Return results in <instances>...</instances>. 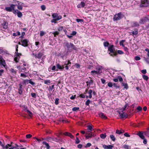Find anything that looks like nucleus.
Masks as SVG:
<instances>
[{
    "label": "nucleus",
    "mask_w": 149,
    "mask_h": 149,
    "mask_svg": "<svg viewBox=\"0 0 149 149\" xmlns=\"http://www.w3.org/2000/svg\"><path fill=\"white\" fill-rule=\"evenodd\" d=\"M113 45H111L109 46L108 48V51L110 52L109 54L112 56H116L117 54L113 47Z\"/></svg>",
    "instance_id": "nucleus-1"
},
{
    "label": "nucleus",
    "mask_w": 149,
    "mask_h": 149,
    "mask_svg": "<svg viewBox=\"0 0 149 149\" xmlns=\"http://www.w3.org/2000/svg\"><path fill=\"white\" fill-rule=\"evenodd\" d=\"M16 51L15 53V56L14 58V61L16 62H17L20 58V56L21 55V54L18 52V45H16Z\"/></svg>",
    "instance_id": "nucleus-2"
},
{
    "label": "nucleus",
    "mask_w": 149,
    "mask_h": 149,
    "mask_svg": "<svg viewBox=\"0 0 149 149\" xmlns=\"http://www.w3.org/2000/svg\"><path fill=\"white\" fill-rule=\"evenodd\" d=\"M123 111L122 109H120L118 111L119 116L121 118H127V115L126 113L123 112Z\"/></svg>",
    "instance_id": "nucleus-3"
},
{
    "label": "nucleus",
    "mask_w": 149,
    "mask_h": 149,
    "mask_svg": "<svg viewBox=\"0 0 149 149\" xmlns=\"http://www.w3.org/2000/svg\"><path fill=\"white\" fill-rule=\"evenodd\" d=\"M124 17V15L121 13L114 15L113 18L114 21L118 20Z\"/></svg>",
    "instance_id": "nucleus-4"
},
{
    "label": "nucleus",
    "mask_w": 149,
    "mask_h": 149,
    "mask_svg": "<svg viewBox=\"0 0 149 149\" xmlns=\"http://www.w3.org/2000/svg\"><path fill=\"white\" fill-rule=\"evenodd\" d=\"M64 44L67 47L68 49L71 48L74 49H76L74 45L71 42L69 43L68 42H65L64 43Z\"/></svg>",
    "instance_id": "nucleus-5"
},
{
    "label": "nucleus",
    "mask_w": 149,
    "mask_h": 149,
    "mask_svg": "<svg viewBox=\"0 0 149 149\" xmlns=\"http://www.w3.org/2000/svg\"><path fill=\"white\" fill-rule=\"evenodd\" d=\"M52 17L54 19H55L56 20H59L62 18V16L59 15L58 13H54L52 15Z\"/></svg>",
    "instance_id": "nucleus-6"
},
{
    "label": "nucleus",
    "mask_w": 149,
    "mask_h": 149,
    "mask_svg": "<svg viewBox=\"0 0 149 149\" xmlns=\"http://www.w3.org/2000/svg\"><path fill=\"white\" fill-rule=\"evenodd\" d=\"M21 42L22 43V44H21L22 46L24 47H26L29 45L28 43L29 42V40L26 39H22L21 40Z\"/></svg>",
    "instance_id": "nucleus-7"
},
{
    "label": "nucleus",
    "mask_w": 149,
    "mask_h": 149,
    "mask_svg": "<svg viewBox=\"0 0 149 149\" xmlns=\"http://www.w3.org/2000/svg\"><path fill=\"white\" fill-rule=\"evenodd\" d=\"M17 4L14 5L12 4L10 5V6L9 7H6L5 8V10L8 11H12L13 10H14L15 6H16Z\"/></svg>",
    "instance_id": "nucleus-8"
},
{
    "label": "nucleus",
    "mask_w": 149,
    "mask_h": 149,
    "mask_svg": "<svg viewBox=\"0 0 149 149\" xmlns=\"http://www.w3.org/2000/svg\"><path fill=\"white\" fill-rule=\"evenodd\" d=\"M148 20V16H146L143 17L140 19L139 23L141 24H143Z\"/></svg>",
    "instance_id": "nucleus-9"
},
{
    "label": "nucleus",
    "mask_w": 149,
    "mask_h": 149,
    "mask_svg": "<svg viewBox=\"0 0 149 149\" xmlns=\"http://www.w3.org/2000/svg\"><path fill=\"white\" fill-rule=\"evenodd\" d=\"M6 63L5 60L2 56H0V65H3L4 67L6 66Z\"/></svg>",
    "instance_id": "nucleus-10"
},
{
    "label": "nucleus",
    "mask_w": 149,
    "mask_h": 149,
    "mask_svg": "<svg viewBox=\"0 0 149 149\" xmlns=\"http://www.w3.org/2000/svg\"><path fill=\"white\" fill-rule=\"evenodd\" d=\"M103 147L105 149H112L113 147V146L111 145H104L103 146Z\"/></svg>",
    "instance_id": "nucleus-11"
},
{
    "label": "nucleus",
    "mask_w": 149,
    "mask_h": 149,
    "mask_svg": "<svg viewBox=\"0 0 149 149\" xmlns=\"http://www.w3.org/2000/svg\"><path fill=\"white\" fill-rule=\"evenodd\" d=\"M17 68L20 72H23L25 71L26 70V68H25L24 67H22L21 66H17Z\"/></svg>",
    "instance_id": "nucleus-12"
},
{
    "label": "nucleus",
    "mask_w": 149,
    "mask_h": 149,
    "mask_svg": "<svg viewBox=\"0 0 149 149\" xmlns=\"http://www.w3.org/2000/svg\"><path fill=\"white\" fill-rule=\"evenodd\" d=\"M131 26L132 27H138L139 26V23L136 22H133L131 23Z\"/></svg>",
    "instance_id": "nucleus-13"
},
{
    "label": "nucleus",
    "mask_w": 149,
    "mask_h": 149,
    "mask_svg": "<svg viewBox=\"0 0 149 149\" xmlns=\"http://www.w3.org/2000/svg\"><path fill=\"white\" fill-rule=\"evenodd\" d=\"M89 132H87L86 134H88V135H86V137L87 139H88L89 138H91L92 136H94V134H93L91 133L90 134Z\"/></svg>",
    "instance_id": "nucleus-14"
},
{
    "label": "nucleus",
    "mask_w": 149,
    "mask_h": 149,
    "mask_svg": "<svg viewBox=\"0 0 149 149\" xmlns=\"http://www.w3.org/2000/svg\"><path fill=\"white\" fill-rule=\"evenodd\" d=\"M16 2L18 3V5L17 6L18 9L19 10H22V3L18 1H16Z\"/></svg>",
    "instance_id": "nucleus-15"
},
{
    "label": "nucleus",
    "mask_w": 149,
    "mask_h": 149,
    "mask_svg": "<svg viewBox=\"0 0 149 149\" xmlns=\"http://www.w3.org/2000/svg\"><path fill=\"white\" fill-rule=\"evenodd\" d=\"M85 6V3L83 2H81V3L77 5V7L78 8H83Z\"/></svg>",
    "instance_id": "nucleus-16"
},
{
    "label": "nucleus",
    "mask_w": 149,
    "mask_h": 149,
    "mask_svg": "<svg viewBox=\"0 0 149 149\" xmlns=\"http://www.w3.org/2000/svg\"><path fill=\"white\" fill-rule=\"evenodd\" d=\"M91 73L92 75L93 76H95L96 74H100V73L99 71L94 70L91 71Z\"/></svg>",
    "instance_id": "nucleus-17"
},
{
    "label": "nucleus",
    "mask_w": 149,
    "mask_h": 149,
    "mask_svg": "<svg viewBox=\"0 0 149 149\" xmlns=\"http://www.w3.org/2000/svg\"><path fill=\"white\" fill-rule=\"evenodd\" d=\"M56 66L57 67V69H58L61 70H63L64 68V65L61 66L59 63L56 64Z\"/></svg>",
    "instance_id": "nucleus-18"
},
{
    "label": "nucleus",
    "mask_w": 149,
    "mask_h": 149,
    "mask_svg": "<svg viewBox=\"0 0 149 149\" xmlns=\"http://www.w3.org/2000/svg\"><path fill=\"white\" fill-rule=\"evenodd\" d=\"M3 146L2 147L3 149H7L9 147H12V145L11 144H7L6 146H4L3 144Z\"/></svg>",
    "instance_id": "nucleus-19"
},
{
    "label": "nucleus",
    "mask_w": 149,
    "mask_h": 149,
    "mask_svg": "<svg viewBox=\"0 0 149 149\" xmlns=\"http://www.w3.org/2000/svg\"><path fill=\"white\" fill-rule=\"evenodd\" d=\"M43 54L42 52H40L38 54L35 55L36 57L38 58H40L42 56Z\"/></svg>",
    "instance_id": "nucleus-20"
},
{
    "label": "nucleus",
    "mask_w": 149,
    "mask_h": 149,
    "mask_svg": "<svg viewBox=\"0 0 149 149\" xmlns=\"http://www.w3.org/2000/svg\"><path fill=\"white\" fill-rule=\"evenodd\" d=\"M137 135L141 138L142 139H144L145 137L142 132H139L138 134Z\"/></svg>",
    "instance_id": "nucleus-21"
},
{
    "label": "nucleus",
    "mask_w": 149,
    "mask_h": 149,
    "mask_svg": "<svg viewBox=\"0 0 149 149\" xmlns=\"http://www.w3.org/2000/svg\"><path fill=\"white\" fill-rule=\"evenodd\" d=\"M2 24L4 29H7L8 28V23L6 22H4Z\"/></svg>",
    "instance_id": "nucleus-22"
},
{
    "label": "nucleus",
    "mask_w": 149,
    "mask_h": 149,
    "mask_svg": "<svg viewBox=\"0 0 149 149\" xmlns=\"http://www.w3.org/2000/svg\"><path fill=\"white\" fill-rule=\"evenodd\" d=\"M99 116L102 118L106 119L107 118V117L105 116V115L102 113H100L99 114Z\"/></svg>",
    "instance_id": "nucleus-23"
},
{
    "label": "nucleus",
    "mask_w": 149,
    "mask_h": 149,
    "mask_svg": "<svg viewBox=\"0 0 149 149\" xmlns=\"http://www.w3.org/2000/svg\"><path fill=\"white\" fill-rule=\"evenodd\" d=\"M138 33V31L137 30L135 31L132 32H130V35H132L133 36L136 35Z\"/></svg>",
    "instance_id": "nucleus-24"
},
{
    "label": "nucleus",
    "mask_w": 149,
    "mask_h": 149,
    "mask_svg": "<svg viewBox=\"0 0 149 149\" xmlns=\"http://www.w3.org/2000/svg\"><path fill=\"white\" fill-rule=\"evenodd\" d=\"M44 82L45 84L49 85L51 83V82L50 80H46L44 81Z\"/></svg>",
    "instance_id": "nucleus-25"
},
{
    "label": "nucleus",
    "mask_w": 149,
    "mask_h": 149,
    "mask_svg": "<svg viewBox=\"0 0 149 149\" xmlns=\"http://www.w3.org/2000/svg\"><path fill=\"white\" fill-rule=\"evenodd\" d=\"M65 135L70 136L71 138H73L74 137L73 136L69 133L66 132L65 133Z\"/></svg>",
    "instance_id": "nucleus-26"
},
{
    "label": "nucleus",
    "mask_w": 149,
    "mask_h": 149,
    "mask_svg": "<svg viewBox=\"0 0 149 149\" xmlns=\"http://www.w3.org/2000/svg\"><path fill=\"white\" fill-rule=\"evenodd\" d=\"M27 73H22L21 74L20 76L24 78H25L27 77Z\"/></svg>",
    "instance_id": "nucleus-27"
},
{
    "label": "nucleus",
    "mask_w": 149,
    "mask_h": 149,
    "mask_svg": "<svg viewBox=\"0 0 149 149\" xmlns=\"http://www.w3.org/2000/svg\"><path fill=\"white\" fill-rule=\"evenodd\" d=\"M10 71L13 75L15 74H16V71L13 68H11L10 69Z\"/></svg>",
    "instance_id": "nucleus-28"
},
{
    "label": "nucleus",
    "mask_w": 149,
    "mask_h": 149,
    "mask_svg": "<svg viewBox=\"0 0 149 149\" xmlns=\"http://www.w3.org/2000/svg\"><path fill=\"white\" fill-rule=\"evenodd\" d=\"M43 144L45 145L47 147V149H49L50 148V146L49 144L45 141H44L43 143Z\"/></svg>",
    "instance_id": "nucleus-29"
},
{
    "label": "nucleus",
    "mask_w": 149,
    "mask_h": 149,
    "mask_svg": "<svg viewBox=\"0 0 149 149\" xmlns=\"http://www.w3.org/2000/svg\"><path fill=\"white\" fill-rule=\"evenodd\" d=\"M26 112L27 113L29 116L31 117H32L33 114L29 110H28L26 111Z\"/></svg>",
    "instance_id": "nucleus-30"
},
{
    "label": "nucleus",
    "mask_w": 149,
    "mask_h": 149,
    "mask_svg": "<svg viewBox=\"0 0 149 149\" xmlns=\"http://www.w3.org/2000/svg\"><path fill=\"white\" fill-rule=\"evenodd\" d=\"M46 32H45L44 31H40V36L41 37H42L45 34H46Z\"/></svg>",
    "instance_id": "nucleus-31"
},
{
    "label": "nucleus",
    "mask_w": 149,
    "mask_h": 149,
    "mask_svg": "<svg viewBox=\"0 0 149 149\" xmlns=\"http://www.w3.org/2000/svg\"><path fill=\"white\" fill-rule=\"evenodd\" d=\"M88 129L89 130L87 132H91L93 130V128L92 126L89 125L88 126Z\"/></svg>",
    "instance_id": "nucleus-32"
},
{
    "label": "nucleus",
    "mask_w": 149,
    "mask_h": 149,
    "mask_svg": "<svg viewBox=\"0 0 149 149\" xmlns=\"http://www.w3.org/2000/svg\"><path fill=\"white\" fill-rule=\"evenodd\" d=\"M110 137L111 140L113 141H115L116 140V138L115 136L113 135H110Z\"/></svg>",
    "instance_id": "nucleus-33"
},
{
    "label": "nucleus",
    "mask_w": 149,
    "mask_h": 149,
    "mask_svg": "<svg viewBox=\"0 0 149 149\" xmlns=\"http://www.w3.org/2000/svg\"><path fill=\"white\" fill-rule=\"evenodd\" d=\"M92 90L91 89H90L88 92V93L89 94V97L90 98H91L92 97Z\"/></svg>",
    "instance_id": "nucleus-34"
},
{
    "label": "nucleus",
    "mask_w": 149,
    "mask_h": 149,
    "mask_svg": "<svg viewBox=\"0 0 149 149\" xmlns=\"http://www.w3.org/2000/svg\"><path fill=\"white\" fill-rule=\"evenodd\" d=\"M122 85L125 88L127 89L128 88V86L127 83H122Z\"/></svg>",
    "instance_id": "nucleus-35"
},
{
    "label": "nucleus",
    "mask_w": 149,
    "mask_h": 149,
    "mask_svg": "<svg viewBox=\"0 0 149 149\" xmlns=\"http://www.w3.org/2000/svg\"><path fill=\"white\" fill-rule=\"evenodd\" d=\"M106 136V135L105 134H102L100 135V137L102 139H104Z\"/></svg>",
    "instance_id": "nucleus-36"
},
{
    "label": "nucleus",
    "mask_w": 149,
    "mask_h": 149,
    "mask_svg": "<svg viewBox=\"0 0 149 149\" xmlns=\"http://www.w3.org/2000/svg\"><path fill=\"white\" fill-rule=\"evenodd\" d=\"M17 16L19 17H21L22 16V14L20 11H18L17 12Z\"/></svg>",
    "instance_id": "nucleus-37"
},
{
    "label": "nucleus",
    "mask_w": 149,
    "mask_h": 149,
    "mask_svg": "<svg viewBox=\"0 0 149 149\" xmlns=\"http://www.w3.org/2000/svg\"><path fill=\"white\" fill-rule=\"evenodd\" d=\"M143 77L144 79L146 81H147L148 79V76L146 75H143Z\"/></svg>",
    "instance_id": "nucleus-38"
},
{
    "label": "nucleus",
    "mask_w": 149,
    "mask_h": 149,
    "mask_svg": "<svg viewBox=\"0 0 149 149\" xmlns=\"http://www.w3.org/2000/svg\"><path fill=\"white\" fill-rule=\"evenodd\" d=\"M50 139H51V141H53L56 142L59 141V139L56 138H50Z\"/></svg>",
    "instance_id": "nucleus-39"
},
{
    "label": "nucleus",
    "mask_w": 149,
    "mask_h": 149,
    "mask_svg": "<svg viewBox=\"0 0 149 149\" xmlns=\"http://www.w3.org/2000/svg\"><path fill=\"white\" fill-rule=\"evenodd\" d=\"M116 133L119 134H122L123 132H122L121 131L117 130L116 131Z\"/></svg>",
    "instance_id": "nucleus-40"
},
{
    "label": "nucleus",
    "mask_w": 149,
    "mask_h": 149,
    "mask_svg": "<svg viewBox=\"0 0 149 149\" xmlns=\"http://www.w3.org/2000/svg\"><path fill=\"white\" fill-rule=\"evenodd\" d=\"M76 21L77 22H84L83 19H76Z\"/></svg>",
    "instance_id": "nucleus-41"
},
{
    "label": "nucleus",
    "mask_w": 149,
    "mask_h": 149,
    "mask_svg": "<svg viewBox=\"0 0 149 149\" xmlns=\"http://www.w3.org/2000/svg\"><path fill=\"white\" fill-rule=\"evenodd\" d=\"M109 44L107 42H104V47H108Z\"/></svg>",
    "instance_id": "nucleus-42"
},
{
    "label": "nucleus",
    "mask_w": 149,
    "mask_h": 149,
    "mask_svg": "<svg viewBox=\"0 0 149 149\" xmlns=\"http://www.w3.org/2000/svg\"><path fill=\"white\" fill-rule=\"evenodd\" d=\"M79 109V108L78 107H74L72 109V110L74 111H77Z\"/></svg>",
    "instance_id": "nucleus-43"
},
{
    "label": "nucleus",
    "mask_w": 149,
    "mask_h": 149,
    "mask_svg": "<svg viewBox=\"0 0 149 149\" xmlns=\"http://www.w3.org/2000/svg\"><path fill=\"white\" fill-rule=\"evenodd\" d=\"M125 40H122L120 42V45H122L123 47H124V45H123V43L125 42Z\"/></svg>",
    "instance_id": "nucleus-44"
},
{
    "label": "nucleus",
    "mask_w": 149,
    "mask_h": 149,
    "mask_svg": "<svg viewBox=\"0 0 149 149\" xmlns=\"http://www.w3.org/2000/svg\"><path fill=\"white\" fill-rule=\"evenodd\" d=\"M134 59L136 61H139L141 59V58L138 56H136L134 58Z\"/></svg>",
    "instance_id": "nucleus-45"
},
{
    "label": "nucleus",
    "mask_w": 149,
    "mask_h": 149,
    "mask_svg": "<svg viewBox=\"0 0 149 149\" xmlns=\"http://www.w3.org/2000/svg\"><path fill=\"white\" fill-rule=\"evenodd\" d=\"M117 77L118 79V80H119L121 82L123 81V78L122 77H121L120 76H118Z\"/></svg>",
    "instance_id": "nucleus-46"
},
{
    "label": "nucleus",
    "mask_w": 149,
    "mask_h": 149,
    "mask_svg": "<svg viewBox=\"0 0 149 149\" xmlns=\"http://www.w3.org/2000/svg\"><path fill=\"white\" fill-rule=\"evenodd\" d=\"M90 101L89 100H87L85 103L86 105L88 106L90 103Z\"/></svg>",
    "instance_id": "nucleus-47"
},
{
    "label": "nucleus",
    "mask_w": 149,
    "mask_h": 149,
    "mask_svg": "<svg viewBox=\"0 0 149 149\" xmlns=\"http://www.w3.org/2000/svg\"><path fill=\"white\" fill-rule=\"evenodd\" d=\"M91 145V144L90 143H88L85 146V148H88L90 147Z\"/></svg>",
    "instance_id": "nucleus-48"
},
{
    "label": "nucleus",
    "mask_w": 149,
    "mask_h": 149,
    "mask_svg": "<svg viewBox=\"0 0 149 149\" xmlns=\"http://www.w3.org/2000/svg\"><path fill=\"white\" fill-rule=\"evenodd\" d=\"M58 101H59V99L58 98L56 99L55 103V104L56 105H57L59 103Z\"/></svg>",
    "instance_id": "nucleus-49"
},
{
    "label": "nucleus",
    "mask_w": 149,
    "mask_h": 149,
    "mask_svg": "<svg viewBox=\"0 0 149 149\" xmlns=\"http://www.w3.org/2000/svg\"><path fill=\"white\" fill-rule=\"evenodd\" d=\"M108 86L109 87H112L113 86V84L112 82H110L108 84Z\"/></svg>",
    "instance_id": "nucleus-50"
},
{
    "label": "nucleus",
    "mask_w": 149,
    "mask_h": 149,
    "mask_svg": "<svg viewBox=\"0 0 149 149\" xmlns=\"http://www.w3.org/2000/svg\"><path fill=\"white\" fill-rule=\"evenodd\" d=\"M117 53L120 54H123V52L121 50H118L117 51Z\"/></svg>",
    "instance_id": "nucleus-51"
},
{
    "label": "nucleus",
    "mask_w": 149,
    "mask_h": 149,
    "mask_svg": "<svg viewBox=\"0 0 149 149\" xmlns=\"http://www.w3.org/2000/svg\"><path fill=\"white\" fill-rule=\"evenodd\" d=\"M42 10H44L45 9L46 7L45 5H43L41 6Z\"/></svg>",
    "instance_id": "nucleus-52"
},
{
    "label": "nucleus",
    "mask_w": 149,
    "mask_h": 149,
    "mask_svg": "<svg viewBox=\"0 0 149 149\" xmlns=\"http://www.w3.org/2000/svg\"><path fill=\"white\" fill-rule=\"evenodd\" d=\"M80 142V141L79 139L77 137H76V143L77 144H78Z\"/></svg>",
    "instance_id": "nucleus-53"
},
{
    "label": "nucleus",
    "mask_w": 149,
    "mask_h": 149,
    "mask_svg": "<svg viewBox=\"0 0 149 149\" xmlns=\"http://www.w3.org/2000/svg\"><path fill=\"white\" fill-rule=\"evenodd\" d=\"M74 66L77 68H79L80 67V65L77 63L75 64Z\"/></svg>",
    "instance_id": "nucleus-54"
},
{
    "label": "nucleus",
    "mask_w": 149,
    "mask_h": 149,
    "mask_svg": "<svg viewBox=\"0 0 149 149\" xmlns=\"http://www.w3.org/2000/svg\"><path fill=\"white\" fill-rule=\"evenodd\" d=\"M19 90H22L23 88L22 85L21 84H19Z\"/></svg>",
    "instance_id": "nucleus-55"
},
{
    "label": "nucleus",
    "mask_w": 149,
    "mask_h": 149,
    "mask_svg": "<svg viewBox=\"0 0 149 149\" xmlns=\"http://www.w3.org/2000/svg\"><path fill=\"white\" fill-rule=\"evenodd\" d=\"M54 85H52L51 86L49 87V90L52 91L54 88Z\"/></svg>",
    "instance_id": "nucleus-56"
},
{
    "label": "nucleus",
    "mask_w": 149,
    "mask_h": 149,
    "mask_svg": "<svg viewBox=\"0 0 149 149\" xmlns=\"http://www.w3.org/2000/svg\"><path fill=\"white\" fill-rule=\"evenodd\" d=\"M102 67L101 66H99L98 68H96L97 71H99L100 72V71L101 70H102Z\"/></svg>",
    "instance_id": "nucleus-57"
},
{
    "label": "nucleus",
    "mask_w": 149,
    "mask_h": 149,
    "mask_svg": "<svg viewBox=\"0 0 149 149\" xmlns=\"http://www.w3.org/2000/svg\"><path fill=\"white\" fill-rule=\"evenodd\" d=\"M29 83L31 84L32 85H34V84H35V83H34V82H33L32 81H31V80H29Z\"/></svg>",
    "instance_id": "nucleus-58"
},
{
    "label": "nucleus",
    "mask_w": 149,
    "mask_h": 149,
    "mask_svg": "<svg viewBox=\"0 0 149 149\" xmlns=\"http://www.w3.org/2000/svg\"><path fill=\"white\" fill-rule=\"evenodd\" d=\"M32 136V135L30 134H28L26 135V137L27 138H30Z\"/></svg>",
    "instance_id": "nucleus-59"
},
{
    "label": "nucleus",
    "mask_w": 149,
    "mask_h": 149,
    "mask_svg": "<svg viewBox=\"0 0 149 149\" xmlns=\"http://www.w3.org/2000/svg\"><path fill=\"white\" fill-rule=\"evenodd\" d=\"M71 64V62L70 61V60H68V63H65L64 65H69V64Z\"/></svg>",
    "instance_id": "nucleus-60"
},
{
    "label": "nucleus",
    "mask_w": 149,
    "mask_h": 149,
    "mask_svg": "<svg viewBox=\"0 0 149 149\" xmlns=\"http://www.w3.org/2000/svg\"><path fill=\"white\" fill-rule=\"evenodd\" d=\"M52 70H56V71H57L58 70V69H56V66L55 65H54L53 66V67H52Z\"/></svg>",
    "instance_id": "nucleus-61"
},
{
    "label": "nucleus",
    "mask_w": 149,
    "mask_h": 149,
    "mask_svg": "<svg viewBox=\"0 0 149 149\" xmlns=\"http://www.w3.org/2000/svg\"><path fill=\"white\" fill-rule=\"evenodd\" d=\"M29 81V80L28 79L24 80L23 81L24 84L28 83V82Z\"/></svg>",
    "instance_id": "nucleus-62"
},
{
    "label": "nucleus",
    "mask_w": 149,
    "mask_h": 149,
    "mask_svg": "<svg viewBox=\"0 0 149 149\" xmlns=\"http://www.w3.org/2000/svg\"><path fill=\"white\" fill-rule=\"evenodd\" d=\"M124 135L125 136L127 137H130V135L127 133H125L124 134Z\"/></svg>",
    "instance_id": "nucleus-63"
},
{
    "label": "nucleus",
    "mask_w": 149,
    "mask_h": 149,
    "mask_svg": "<svg viewBox=\"0 0 149 149\" xmlns=\"http://www.w3.org/2000/svg\"><path fill=\"white\" fill-rule=\"evenodd\" d=\"M137 109L139 111H141L142 110V107L140 106L138 107L137 108Z\"/></svg>",
    "instance_id": "nucleus-64"
}]
</instances>
